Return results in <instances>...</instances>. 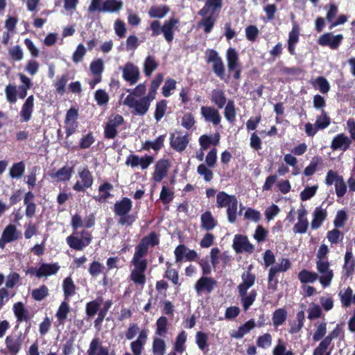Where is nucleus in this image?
<instances>
[{"label": "nucleus", "mask_w": 355, "mask_h": 355, "mask_svg": "<svg viewBox=\"0 0 355 355\" xmlns=\"http://www.w3.org/2000/svg\"><path fill=\"white\" fill-rule=\"evenodd\" d=\"M242 283L239 286V291L241 297L243 306L247 310L254 302L257 293L252 290L248 293V290L254 284L255 276L249 271L243 272L242 275Z\"/></svg>", "instance_id": "nucleus-1"}, {"label": "nucleus", "mask_w": 355, "mask_h": 355, "mask_svg": "<svg viewBox=\"0 0 355 355\" xmlns=\"http://www.w3.org/2000/svg\"><path fill=\"white\" fill-rule=\"evenodd\" d=\"M216 202L218 207L227 208V218L230 223H233L236 218L238 200L234 196L229 195L224 191L217 194Z\"/></svg>", "instance_id": "nucleus-2"}, {"label": "nucleus", "mask_w": 355, "mask_h": 355, "mask_svg": "<svg viewBox=\"0 0 355 355\" xmlns=\"http://www.w3.org/2000/svg\"><path fill=\"white\" fill-rule=\"evenodd\" d=\"M159 240L155 233H150L144 237L135 248V252L131 262L147 263L144 257L147 254L150 246L158 244Z\"/></svg>", "instance_id": "nucleus-3"}, {"label": "nucleus", "mask_w": 355, "mask_h": 355, "mask_svg": "<svg viewBox=\"0 0 355 355\" xmlns=\"http://www.w3.org/2000/svg\"><path fill=\"white\" fill-rule=\"evenodd\" d=\"M94 182V178L87 167H79L77 171L76 182L73 186L76 191H85Z\"/></svg>", "instance_id": "nucleus-4"}, {"label": "nucleus", "mask_w": 355, "mask_h": 355, "mask_svg": "<svg viewBox=\"0 0 355 355\" xmlns=\"http://www.w3.org/2000/svg\"><path fill=\"white\" fill-rule=\"evenodd\" d=\"M315 266L320 283L324 288L329 286L334 278L329 261L315 262Z\"/></svg>", "instance_id": "nucleus-5"}, {"label": "nucleus", "mask_w": 355, "mask_h": 355, "mask_svg": "<svg viewBox=\"0 0 355 355\" xmlns=\"http://www.w3.org/2000/svg\"><path fill=\"white\" fill-rule=\"evenodd\" d=\"M130 108L135 110L138 115H144L148 110L150 103L144 98L137 100L132 95H128L123 103Z\"/></svg>", "instance_id": "nucleus-6"}, {"label": "nucleus", "mask_w": 355, "mask_h": 355, "mask_svg": "<svg viewBox=\"0 0 355 355\" xmlns=\"http://www.w3.org/2000/svg\"><path fill=\"white\" fill-rule=\"evenodd\" d=\"M123 78L130 85L138 82L140 78V71L137 66L132 62H128L124 66L121 67Z\"/></svg>", "instance_id": "nucleus-7"}, {"label": "nucleus", "mask_w": 355, "mask_h": 355, "mask_svg": "<svg viewBox=\"0 0 355 355\" xmlns=\"http://www.w3.org/2000/svg\"><path fill=\"white\" fill-rule=\"evenodd\" d=\"M123 122V118L119 114H112L107 120L105 127V136L107 139H114L118 132V128Z\"/></svg>", "instance_id": "nucleus-8"}, {"label": "nucleus", "mask_w": 355, "mask_h": 355, "mask_svg": "<svg viewBox=\"0 0 355 355\" xmlns=\"http://www.w3.org/2000/svg\"><path fill=\"white\" fill-rule=\"evenodd\" d=\"M154 162V158L150 155L139 157L138 155H131L127 157L125 164L132 168L139 166L142 170L147 169Z\"/></svg>", "instance_id": "nucleus-9"}, {"label": "nucleus", "mask_w": 355, "mask_h": 355, "mask_svg": "<svg viewBox=\"0 0 355 355\" xmlns=\"http://www.w3.org/2000/svg\"><path fill=\"white\" fill-rule=\"evenodd\" d=\"M343 39V35L341 34L333 35L331 33H327L322 35L319 37L318 42L321 46H329L331 49H337Z\"/></svg>", "instance_id": "nucleus-10"}, {"label": "nucleus", "mask_w": 355, "mask_h": 355, "mask_svg": "<svg viewBox=\"0 0 355 355\" xmlns=\"http://www.w3.org/2000/svg\"><path fill=\"white\" fill-rule=\"evenodd\" d=\"M20 236L21 232L17 230L14 225H8L3 231L0 239V248H3L7 243H10L17 240Z\"/></svg>", "instance_id": "nucleus-11"}, {"label": "nucleus", "mask_w": 355, "mask_h": 355, "mask_svg": "<svg viewBox=\"0 0 355 355\" xmlns=\"http://www.w3.org/2000/svg\"><path fill=\"white\" fill-rule=\"evenodd\" d=\"M66 241L71 248L82 250L90 243L91 237L87 233L84 232L81 238L71 235L67 238Z\"/></svg>", "instance_id": "nucleus-12"}, {"label": "nucleus", "mask_w": 355, "mask_h": 355, "mask_svg": "<svg viewBox=\"0 0 355 355\" xmlns=\"http://www.w3.org/2000/svg\"><path fill=\"white\" fill-rule=\"evenodd\" d=\"M134 269L131 272L130 278L137 284H144L146 282L145 271L147 263L131 262Z\"/></svg>", "instance_id": "nucleus-13"}, {"label": "nucleus", "mask_w": 355, "mask_h": 355, "mask_svg": "<svg viewBox=\"0 0 355 355\" xmlns=\"http://www.w3.org/2000/svg\"><path fill=\"white\" fill-rule=\"evenodd\" d=\"M78 111L75 109L71 108L67 112L64 123L67 137L73 134L78 128Z\"/></svg>", "instance_id": "nucleus-14"}, {"label": "nucleus", "mask_w": 355, "mask_h": 355, "mask_svg": "<svg viewBox=\"0 0 355 355\" xmlns=\"http://www.w3.org/2000/svg\"><path fill=\"white\" fill-rule=\"evenodd\" d=\"M60 266L57 263L42 264L37 269H29L28 272L35 275L36 277L41 278L55 275L59 270Z\"/></svg>", "instance_id": "nucleus-15"}, {"label": "nucleus", "mask_w": 355, "mask_h": 355, "mask_svg": "<svg viewBox=\"0 0 355 355\" xmlns=\"http://www.w3.org/2000/svg\"><path fill=\"white\" fill-rule=\"evenodd\" d=\"M233 248L236 252L241 253L243 252H252L254 247L249 242L248 239L245 236L241 234L235 235L233 241Z\"/></svg>", "instance_id": "nucleus-16"}, {"label": "nucleus", "mask_w": 355, "mask_h": 355, "mask_svg": "<svg viewBox=\"0 0 355 355\" xmlns=\"http://www.w3.org/2000/svg\"><path fill=\"white\" fill-rule=\"evenodd\" d=\"M200 113L207 122L217 125L220 123L221 116L219 112L213 107L202 106Z\"/></svg>", "instance_id": "nucleus-17"}, {"label": "nucleus", "mask_w": 355, "mask_h": 355, "mask_svg": "<svg viewBox=\"0 0 355 355\" xmlns=\"http://www.w3.org/2000/svg\"><path fill=\"white\" fill-rule=\"evenodd\" d=\"M307 211L302 208L297 211V223L293 227V232L296 234H304L308 228L309 223L306 218Z\"/></svg>", "instance_id": "nucleus-18"}, {"label": "nucleus", "mask_w": 355, "mask_h": 355, "mask_svg": "<svg viewBox=\"0 0 355 355\" xmlns=\"http://www.w3.org/2000/svg\"><path fill=\"white\" fill-rule=\"evenodd\" d=\"M352 141L349 137L344 134H338L336 137H334L331 144V148L334 150H343L345 151L350 146Z\"/></svg>", "instance_id": "nucleus-19"}, {"label": "nucleus", "mask_w": 355, "mask_h": 355, "mask_svg": "<svg viewBox=\"0 0 355 355\" xmlns=\"http://www.w3.org/2000/svg\"><path fill=\"white\" fill-rule=\"evenodd\" d=\"M223 6V0H207L204 7L198 12L199 15H214Z\"/></svg>", "instance_id": "nucleus-20"}, {"label": "nucleus", "mask_w": 355, "mask_h": 355, "mask_svg": "<svg viewBox=\"0 0 355 355\" xmlns=\"http://www.w3.org/2000/svg\"><path fill=\"white\" fill-rule=\"evenodd\" d=\"M34 96L31 95L26 99L24 103L22 105L20 111V116L21 117L22 121L24 122L30 121L32 117L34 107Z\"/></svg>", "instance_id": "nucleus-21"}, {"label": "nucleus", "mask_w": 355, "mask_h": 355, "mask_svg": "<svg viewBox=\"0 0 355 355\" xmlns=\"http://www.w3.org/2000/svg\"><path fill=\"white\" fill-rule=\"evenodd\" d=\"M147 336V331L142 330L139 332L137 340L130 343V348L134 355H141L144 346L146 343Z\"/></svg>", "instance_id": "nucleus-22"}, {"label": "nucleus", "mask_w": 355, "mask_h": 355, "mask_svg": "<svg viewBox=\"0 0 355 355\" xmlns=\"http://www.w3.org/2000/svg\"><path fill=\"white\" fill-rule=\"evenodd\" d=\"M88 355H114L112 352L103 346L97 339H93L87 351Z\"/></svg>", "instance_id": "nucleus-23"}, {"label": "nucleus", "mask_w": 355, "mask_h": 355, "mask_svg": "<svg viewBox=\"0 0 355 355\" xmlns=\"http://www.w3.org/2000/svg\"><path fill=\"white\" fill-rule=\"evenodd\" d=\"M168 169V163L166 160H159L155 166L153 179L155 182H159L166 176Z\"/></svg>", "instance_id": "nucleus-24"}, {"label": "nucleus", "mask_w": 355, "mask_h": 355, "mask_svg": "<svg viewBox=\"0 0 355 355\" xmlns=\"http://www.w3.org/2000/svg\"><path fill=\"white\" fill-rule=\"evenodd\" d=\"M132 202L128 198H123L114 205V212L119 216L127 215L131 210Z\"/></svg>", "instance_id": "nucleus-25"}, {"label": "nucleus", "mask_w": 355, "mask_h": 355, "mask_svg": "<svg viewBox=\"0 0 355 355\" xmlns=\"http://www.w3.org/2000/svg\"><path fill=\"white\" fill-rule=\"evenodd\" d=\"M291 266V262L288 259H282L278 266H274L269 270L268 274V282L269 284H272L274 278L277 273L279 272H285Z\"/></svg>", "instance_id": "nucleus-26"}, {"label": "nucleus", "mask_w": 355, "mask_h": 355, "mask_svg": "<svg viewBox=\"0 0 355 355\" xmlns=\"http://www.w3.org/2000/svg\"><path fill=\"white\" fill-rule=\"evenodd\" d=\"M226 60L230 71L239 68V53L236 49L229 48L226 51Z\"/></svg>", "instance_id": "nucleus-27"}, {"label": "nucleus", "mask_w": 355, "mask_h": 355, "mask_svg": "<svg viewBox=\"0 0 355 355\" xmlns=\"http://www.w3.org/2000/svg\"><path fill=\"white\" fill-rule=\"evenodd\" d=\"M215 284L216 282L213 279L202 277L196 282L195 288L198 293L204 291L210 293L214 289Z\"/></svg>", "instance_id": "nucleus-28"}, {"label": "nucleus", "mask_w": 355, "mask_h": 355, "mask_svg": "<svg viewBox=\"0 0 355 355\" xmlns=\"http://www.w3.org/2000/svg\"><path fill=\"white\" fill-rule=\"evenodd\" d=\"M178 23V19L171 18L166 21L162 27V32L163 33L164 38L167 42H171L173 40V28Z\"/></svg>", "instance_id": "nucleus-29"}, {"label": "nucleus", "mask_w": 355, "mask_h": 355, "mask_svg": "<svg viewBox=\"0 0 355 355\" xmlns=\"http://www.w3.org/2000/svg\"><path fill=\"white\" fill-rule=\"evenodd\" d=\"M313 218L311 221V228L317 230L320 227L327 217V211L322 207H316L313 214Z\"/></svg>", "instance_id": "nucleus-30"}, {"label": "nucleus", "mask_w": 355, "mask_h": 355, "mask_svg": "<svg viewBox=\"0 0 355 355\" xmlns=\"http://www.w3.org/2000/svg\"><path fill=\"white\" fill-rule=\"evenodd\" d=\"M300 27L297 24H294L291 31L288 35V49L291 54H294L295 46L299 41Z\"/></svg>", "instance_id": "nucleus-31"}, {"label": "nucleus", "mask_w": 355, "mask_h": 355, "mask_svg": "<svg viewBox=\"0 0 355 355\" xmlns=\"http://www.w3.org/2000/svg\"><path fill=\"white\" fill-rule=\"evenodd\" d=\"M112 302L107 300L103 302L102 299H97L95 301L87 304L86 311H107L111 308Z\"/></svg>", "instance_id": "nucleus-32"}, {"label": "nucleus", "mask_w": 355, "mask_h": 355, "mask_svg": "<svg viewBox=\"0 0 355 355\" xmlns=\"http://www.w3.org/2000/svg\"><path fill=\"white\" fill-rule=\"evenodd\" d=\"M189 143L187 135L173 136L171 141V146L178 151L184 150Z\"/></svg>", "instance_id": "nucleus-33"}, {"label": "nucleus", "mask_w": 355, "mask_h": 355, "mask_svg": "<svg viewBox=\"0 0 355 355\" xmlns=\"http://www.w3.org/2000/svg\"><path fill=\"white\" fill-rule=\"evenodd\" d=\"M220 141V135L218 133L215 134L213 137L208 135H202L199 139V142L202 150H207L209 145H217Z\"/></svg>", "instance_id": "nucleus-34"}, {"label": "nucleus", "mask_w": 355, "mask_h": 355, "mask_svg": "<svg viewBox=\"0 0 355 355\" xmlns=\"http://www.w3.org/2000/svg\"><path fill=\"white\" fill-rule=\"evenodd\" d=\"M73 173L71 168L64 166L51 175V177L56 181H66L69 180Z\"/></svg>", "instance_id": "nucleus-35"}, {"label": "nucleus", "mask_w": 355, "mask_h": 355, "mask_svg": "<svg viewBox=\"0 0 355 355\" xmlns=\"http://www.w3.org/2000/svg\"><path fill=\"white\" fill-rule=\"evenodd\" d=\"M337 334L336 331H332L329 335L325 337L320 343L318 347L314 350L313 355H323L329 347L333 338L336 337Z\"/></svg>", "instance_id": "nucleus-36"}, {"label": "nucleus", "mask_w": 355, "mask_h": 355, "mask_svg": "<svg viewBox=\"0 0 355 355\" xmlns=\"http://www.w3.org/2000/svg\"><path fill=\"white\" fill-rule=\"evenodd\" d=\"M19 76L23 85L18 87V97L23 99L26 96L28 89L31 88V79L24 74L19 73Z\"/></svg>", "instance_id": "nucleus-37"}, {"label": "nucleus", "mask_w": 355, "mask_h": 355, "mask_svg": "<svg viewBox=\"0 0 355 355\" xmlns=\"http://www.w3.org/2000/svg\"><path fill=\"white\" fill-rule=\"evenodd\" d=\"M339 296L340 297L341 302L345 307H348L352 304H355V295H353V291L350 288L340 291Z\"/></svg>", "instance_id": "nucleus-38"}, {"label": "nucleus", "mask_w": 355, "mask_h": 355, "mask_svg": "<svg viewBox=\"0 0 355 355\" xmlns=\"http://www.w3.org/2000/svg\"><path fill=\"white\" fill-rule=\"evenodd\" d=\"M6 344L8 351L14 355L17 354L21 348V340L17 336H7Z\"/></svg>", "instance_id": "nucleus-39"}, {"label": "nucleus", "mask_w": 355, "mask_h": 355, "mask_svg": "<svg viewBox=\"0 0 355 355\" xmlns=\"http://www.w3.org/2000/svg\"><path fill=\"white\" fill-rule=\"evenodd\" d=\"M254 327V323L252 320H249L243 325L241 326L237 330H233L231 331L230 335L232 337L235 338H241L244 335L248 334Z\"/></svg>", "instance_id": "nucleus-40"}, {"label": "nucleus", "mask_w": 355, "mask_h": 355, "mask_svg": "<svg viewBox=\"0 0 355 355\" xmlns=\"http://www.w3.org/2000/svg\"><path fill=\"white\" fill-rule=\"evenodd\" d=\"M121 1L116 0H106L101 7V12H114L122 8Z\"/></svg>", "instance_id": "nucleus-41"}, {"label": "nucleus", "mask_w": 355, "mask_h": 355, "mask_svg": "<svg viewBox=\"0 0 355 355\" xmlns=\"http://www.w3.org/2000/svg\"><path fill=\"white\" fill-rule=\"evenodd\" d=\"M187 339V334L182 331H181L175 339V342L173 347L174 352L182 354L185 351V343Z\"/></svg>", "instance_id": "nucleus-42"}, {"label": "nucleus", "mask_w": 355, "mask_h": 355, "mask_svg": "<svg viewBox=\"0 0 355 355\" xmlns=\"http://www.w3.org/2000/svg\"><path fill=\"white\" fill-rule=\"evenodd\" d=\"M202 227L206 230H211L216 225V221L214 220L210 211H206L201 216Z\"/></svg>", "instance_id": "nucleus-43"}, {"label": "nucleus", "mask_w": 355, "mask_h": 355, "mask_svg": "<svg viewBox=\"0 0 355 355\" xmlns=\"http://www.w3.org/2000/svg\"><path fill=\"white\" fill-rule=\"evenodd\" d=\"M169 8L166 6H153L148 11V15L151 18H163L168 12Z\"/></svg>", "instance_id": "nucleus-44"}, {"label": "nucleus", "mask_w": 355, "mask_h": 355, "mask_svg": "<svg viewBox=\"0 0 355 355\" xmlns=\"http://www.w3.org/2000/svg\"><path fill=\"white\" fill-rule=\"evenodd\" d=\"M158 63L152 55H148L144 62V71L146 76H150L157 68Z\"/></svg>", "instance_id": "nucleus-45"}, {"label": "nucleus", "mask_w": 355, "mask_h": 355, "mask_svg": "<svg viewBox=\"0 0 355 355\" xmlns=\"http://www.w3.org/2000/svg\"><path fill=\"white\" fill-rule=\"evenodd\" d=\"M298 278L302 283H313L318 279V275L315 272L303 270L299 273Z\"/></svg>", "instance_id": "nucleus-46"}, {"label": "nucleus", "mask_w": 355, "mask_h": 355, "mask_svg": "<svg viewBox=\"0 0 355 355\" xmlns=\"http://www.w3.org/2000/svg\"><path fill=\"white\" fill-rule=\"evenodd\" d=\"M202 19L199 22V26H202L204 27V31L205 33H209L215 23L214 15L208 14L206 15H200Z\"/></svg>", "instance_id": "nucleus-47"}, {"label": "nucleus", "mask_w": 355, "mask_h": 355, "mask_svg": "<svg viewBox=\"0 0 355 355\" xmlns=\"http://www.w3.org/2000/svg\"><path fill=\"white\" fill-rule=\"evenodd\" d=\"M25 171V165L24 162H19L14 164L10 168L9 175L12 178H20Z\"/></svg>", "instance_id": "nucleus-48"}, {"label": "nucleus", "mask_w": 355, "mask_h": 355, "mask_svg": "<svg viewBox=\"0 0 355 355\" xmlns=\"http://www.w3.org/2000/svg\"><path fill=\"white\" fill-rule=\"evenodd\" d=\"M6 100L10 103H15L17 101L18 88L15 85H8L5 88Z\"/></svg>", "instance_id": "nucleus-49"}, {"label": "nucleus", "mask_w": 355, "mask_h": 355, "mask_svg": "<svg viewBox=\"0 0 355 355\" xmlns=\"http://www.w3.org/2000/svg\"><path fill=\"white\" fill-rule=\"evenodd\" d=\"M113 189V186L107 182H105L101 185L98 188V191L100 192V195L96 198V200L99 202L106 200L109 197H110V191Z\"/></svg>", "instance_id": "nucleus-50"}, {"label": "nucleus", "mask_w": 355, "mask_h": 355, "mask_svg": "<svg viewBox=\"0 0 355 355\" xmlns=\"http://www.w3.org/2000/svg\"><path fill=\"white\" fill-rule=\"evenodd\" d=\"M166 351V343L159 338L154 339L153 343V352L154 355H164Z\"/></svg>", "instance_id": "nucleus-51"}, {"label": "nucleus", "mask_w": 355, "mask_h": 355, "mask_svg": "<svg viewBox=\"0 0 355 355\" xmlns=\"http://www.w3.org/2000/svg\"><path fill=\"white\" fill-rule=\"evenodd\" d=\"M211 101L218 107L222 108L226 103V98L221 90H214L211 94Z\"/></svg>", "instance_id": "nucleus-52"}, {"label": "nucleus", "mask_w": 355, "mask_h": 355, "mask_svg": "<svg viewBox=\"0 0 355 355\" xmlns=\"http://www.w3.org/2000/svg\"><path fill=\"white\" fill-rule=\"evenodd\" d=\"M164 139V135H160L154 141H148L144 144V148L146 150L152 148L155 150H158L163 146Z\"/></svg>", "instance_id": "nucleus-53"}, {"label": "nucleus", "mask_w": 355, "mask_h": 355, "mask_svg": "<svg viewBox=\"0 0 355 355\" xmlns=\"http://www.w3.org/2000/svg\"><path fill=\"white\" fill-rule=\"evenodd\" d=\"M10 58L15 61H21L24 58V51L19 45H15L8 50Z\"/></svg>", "instance_id": "nucleus-54"}, {"label": "nucleus", "mask_w": 355, "mask_h": 355, "mask_svg": "<svg viewBox=\"0 0 355 355\" xmlns=\"http://www.w3.org/2000/svg\"><path fill=\"white\" fill-rule=\"evenodd\" d=\"M62 287L66 298L74 294L75 285L71 277H67L64 280Z\"/></svg>", "instance_id": "nucleus-55"}, {"label": "nucleus", "mask_w": 355, "mask_h": 355, "mask_svg": "<svg viewBox=\"0 0 355 355\" xmlns=\"http://www.w3.org/2000/svg\"><path fill=\"white\" fill-rule=\"evenodd\" d=\"M330 124V119L327 113L322 110L321 114L316 118L315 125L318 129H324Z\"/></svg>", "instance_id": "nucleus-56"}, {"label": "nucleus", "mask_w": 355, "mask_h": 355, "mask_svg": "<svg viewBox=\"0 0 355 355\" xmlns=\"http://www.w3.org/2000/svg\"><path fill=\"white\" fill-rule=\"evenodd\" d=\"M207 340L208 338L207 334L202 331H198L196 333V343L200 350L205 351L207 349L208 346Z\"/></svg>", "instance_id": "nucleus-57"}, {"label": "nucleus", "mask_w": 355, "mask_h": 355, "mask_svg": "<svg viewBox=\"0 0 355 355\" xmlns=\"http://www.w3.org/2000/svg\"><path fill=\"white\" fill-rule=\"evenodd\" d=\"M174 193L167 187L163 186L160 192L159 198L164 204H168L173 199Z\"/></svg>", "instance_id": "nucleus-58"}, {"label": "nucleus", "mask_w": 355, "mask_h": 355, "mask_svg": "<svg viewBox=\"0 0 355 355\" xmlns=\"http://www.w3.org/2000/svg\"><path fill=\"white\" fill-rule=\"evenodd\" d=\"M213 71L221 79L225 78V66L221 58L212 63Z\"/></svg>", "instance_id": "nucleus-59"}, {"label": "nucleus", "mask_w": 355, "mask_h": 355, "mask_svg": "<svg viewBox=\"0 0 355 355\" xmlns=\"http://www.w3.org/2000/svg\"><path fill=\"white\" fill-rule=\"evenodd\" d=\"M318 189L317 185H314L312 187H306L301 193H300V198L302 201H306L311 198L316 193V191Z\"/></svg>", "instance_id": "nucleus-60"}, {"label": "nucleus", "mask_w": 355, "mask_h": 355, "mask_svg": "<svg viewBox=\"0 0 355 355\" xmlns=\"http://www.w3.org/2000/svg\"><path fill=\"white\" fill-rule=\"evenodd\" d=\"M68 80L69 78L67 75H62L61 76L57 77V80L55 83V87L58 94H64L65 91V86L67 83L68 82Z\"/></svg>", "instance_id": "nucleus-61"}, {"label": "nucleus", "mask_w": 355, "mask_h": 355, "mask_svg": "<svg viewBox=\"0 0 355 355\" xmlns=\"http://www.w3.org/2000/svg\"><path fill=\"white\" fill-rule=\"evenodd\" d=\"M177 82L173 79H167L162 87V94L165 97H168L171 95V91L176 88Z\"/></svg>", "instance_id": "nucleus-62"}, {"label": "nucleus", "mask_w": 355, "mask_h": 355, "mask_svg": "<svg viewBox=\"0 0 355 355\" xmlns=\"http://www.w3.org/2000/svg\"><path fill=\"white\" fill-rule=\"evenodd\" d=\"M90 70L94 76H101L103 71V61L101 59L94 60L90 64Z\"/></svg>", "instance_id": "nucleus-63"}, {"label": "nucleus", "mask_w": 355, "mask_h": 355, "mask_svg": "<svg viewBox=\"0 0 355 355\" xmlns=\"http://www.w3.org/2000/svg\"><path fill=\"white\" fill-rule=\"evenodd\" d=\"M166 101L164 100L157 103L155 112V118L157 121H159L164 116L166 110Z\"/></svg>", "instance_id": "nucleus-64"}]
</instances>
